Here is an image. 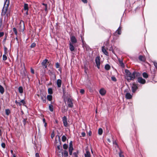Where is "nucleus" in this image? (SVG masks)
<instances>
[{
  "label": "nucleus",
  "instance_id": "1",
  "mask_svg": "<svg viewBox=\"0 0 157 157\" xmlns=\"http://www.w3.org/2000/svg\"><path fill=\"white\" fill-rule=\"evenodd\" d=\"M9 4L10 0H6L2 13V16L4 17V21H8L10 16V11L8 9Z\"/></svg>",
  "mask_w": 157,
  "mask_h": 157
},
{
  "label": "nucleus",
  "instance_id": "2",
  "mask_svg": "<svg viewBox=\"0 0 157 157\" xmlns=\"http://www.w3.org/2000/svg\"><path fill=\"white\" fill-rule=\"evenodd\" d=\"M126 73L125 78L127 81L132 80L134 79L136 76H137L139 73L134 71L132 73L130 72L129 70L126 69L125 71Z\"/></svg>",
  "mask_w": 157,
  "mask_h": 157
},
{
  "label": "nucleus",
  "instance_id": "3",
  "mask_svg": "<svg viewBox=\"0 0 157 157\" xmlns=\"http://www.w3.org/2000/svg\"><path fill=\"white\" fill-rule=\"evenodd\" d=\"M63 91L64 95V101L65 102H67L68 106L69 107L72 108L73 106V104L72 101V99L69 98L68 96H66L65 91L63 89Z\"/></svg>",
  "mask_w": 157,
  "mask_h": 157
},
{
  "label": "nucleus",
  "instance_id": "4",
  "mask_svg": "<svg viewBox=\"0 0 157 157\" xmlns=\"http://www.w3.org/2000/svg\"><path fill=\"white\" fill-rule=\"evenodd\" d=\"M25 29V25L24 22L23 21H21L19 24V31L20 32H23Z\"/></svg>",
  "mask_w": 157,
  "mask_h": 157
},
{
  "label": "nucleus",
  "instance_id": "5",
  "mask_svg": "<svg viewBox=\"0 0 157 157\" xmlns=\"http://www.w3.org/2000/svg\"><path fill=\"white\" fill-rule=\"evenodd\" d=\"M100 58L99 56L97 57L95 59V62L97 66L98 69L100 68Z\"/></svg>",
  "mask_w": 157,
  "mask_h": 157
},
{
  "label": "nucleus",
  "instance_id": "6",
  "mask_svg": "<svg viewBox=\"0 0 157 157\" xmlns=\"http://www.w3.org/2000/svg\"><path fill=\"white\" fill-rule=\"evenodd\" d=\"M48 59H45L42 62L41 64L42 65V66L44 68H47V65L48 63Z\"/></svg>",
  "mask_w": 157,
  "mask_h": 157
},
{
  "label": "nucleus",
  "instance_id": "7",
  "mask_svg": "<svg viewBox=\"0 0 157 157\" xmlns=\"http://www.w3.org/2000/svg\"><path fill=\"white\" fill-rule=\"evenodd\" d=\"M138 81L140 83L144 84L146 82V80L142 77H139L138 78Z\"/></svg>",
  "mask_w": 157,
  "mask_h": 157
},
{
  "label": "nucleus",
  "instance_id": "8",
  "mask_svg": "<svg viewBox=\"0 0 157 157\" xmlns=\"http://www.w3.org/2000/svg\"><path fill=\"white\" fill-rule=\"evenodd\" d=\"M71 40L72 44H75L77 42V40L75 36H74L71 37Z\"/></svg>",
  "mask_w": 157,
  "mask_h": 157
},
{
  "label": "nucleus",
  "instance_id": "9",
  "mask_svg": "<svg viewBox=\"0 0 157 157\" xmlns=\"http://www.w3.org/2000/svg\"><path fill=\"white\" fill-rule=\"evenodd\" d=\"M63 120L64 126L65 127H67V117L65 116L64 117H63Z\"/></svg>",
  "mask_w": 157,
  "mask_h": 157
},
{
  "label": "nucleus",
  "instance_id": "10",
  "mask_svg": "<svg viewBox=\"0 0 157 157\" xmlns=\"http://www.w3.org/2000/svg\"><path fill=\"white\" fill-rule=\"evenodd\" d=\"M100 94L101 95H104L106 93V90L103 88L99 90Z\"/></svg>",
  "mask_w": 157,
  "mask_h": 157
},
{
  "label": "nucleus",
  "instance_id": "11",
  "mask_svg": "<svg viewBox=\"0 0 157 157\" xmlns=\"http://www.w3.org/2000/svg\"><path fill=\"white\" fill-rule=\"evenodd\" d=\"M132 91L133 92H135L136 90L137 89V86L135 84V83H133L132 86Z\"/></svg>",
  "mask_w": 157,
  "mask_h": 157
},
{
  "label": "nucleus",
  "instance_id": "12",
  "mask_svg": "<svg viewBox=\"0 0 157 157\" xmlns=\"http://www.w3.org/2000/svg\"><path fill=\"white\" fill-rule=\"evenodd\" d=\"M62 149L61 150H58V155L59 157H63V152L62 151Z\"/></svg>",
  "mask_w": 157,
  "mask_h": 157
},
{
  "label": "nucleus",
  "instance_id": "13",
  "mask_svg": "<svg viewBox=\"0 0 157 157\" xmlns=\"http://www.w3.org/2000/svg\"><path fill=\"white\" fill-rule=\"evenodd\" d=\"M139 59L140 60L142 61L145 62L146 60V58L144 56H140L139 57Z\"/></svg>",
  "mask_w": 157,
  "mask_h": 157
},
{
  "label": "nucleus",
  "instance_id": "14",
  "mask_svg": "<svg viewBox=\"0 0 157 157\" xmlns=\"http://www.w3.org/2000/svg\"><path fill=\"white\" fill-rule=\"evenodd\" d=\"M102 51L104 53L106 56L108 55V53L106 50L105 49V47L103 46L102 48Z\"/></svg>",
  "mask_w": 157,
  "mask_h": 157
},
{
  "label": "nucleus",
  "instance_id": "15",
  "mask_svg": "<svg viewBox=\"0 0 157 157\" xmlns=\"http://www.w3.org/2000/svg\"><path fill=\"white\" fill-rule=\"evenodd\" d=\"M69 48L70 50L71 51H74L75 49V47L72 44L71 42H70L69 43Z\"/></svg>",
  "mask_w": 157,
  "mask_h": 157
},
{
  "label": "nucleus",
  "instance_id": "16",
  "mask_svg": "<svg viewBox=\"0 0 157 157\" xmlns=\"http://www.w3.org/2000/svg\"><path fill=\"white\" fill-rule=\"evenodd\" d=\"M125 97L127 99H130L132 98V96L130 93H128L126 94Z\"/></svg>",
  "mask_w": 157,
  "mask_h": 157
},
{
  "label": "nucleus",
  "instance_id": "17",
  "mask_svg": "<svg viewBox=\"0 0 157 157\" xmlns=\"http://www.w3.org/2000/svg\"><path fill=\"white\" fill-rule=\"evenodd\" d=\"M57 84L58 87H60L61 84V80L58 79L57 81Z\"/></svg>",
  "mask_w": 157,
  "mask_h": 157
},
{
  "label": "nucleus",
  "instance_id": "18",
  "mask_svg": "<svg viewBox=\"0 0 157 157\" xmlns=\"http://www.w3.org/2000/svg\"><path fill=\"white\" fill-rule=\"evenodd\" d=\"M85 157H90V152L87 151L85 154Z\"/></svg>",
  "mask_w": 157,
  "mask_h": 157
},
{
  "label": "nucleus",
  "instance_id": "19",
  "mask_svg": "<svg viewBox=\"0 0 157 157\" xmlns=\"http://www.w3.org/2000/svg\"><path fill=\"white\" fill-rule=\"evenodd\" d=\"M4 91V90L3 87L0 85V92L1 94H3Z\"/></svg>",
  "mask_w": 157,
  "mask_h": 157
},
{
  "label": "nucleus",
  "instance_id": "20",
  "mask_svg": "<svg viewBox=\"0 0 157 157\" xmlns=\"http://www.w3.org/2000/svg\"><path fill=\"white\" fill-rule=\"evenodd\" d=\"M119 62L120 64V65L122 67H124V64L122 62V61L120 59H119Z\"/></svg>",
  "mask_w": 157,
  "mask_h": 157
},
{
  "label": "nucleus",
  "instance_id": "21",
  "mask_svg": "<svg viewBox=\"0 0 157 157\" xmlns=\"http://www.w3.org/2000/svg\"><path fill=\"white\" fill-rule=\"evenodd\" d=\"M63 155L65 157H67L68 156V153L67 151L66 150H64L63 152Z\"/></svg>",
  "mask_w": 157,
  "mask_h": 157
},
{
  "label": "nucleus",
  "instance_id": "22",
  "mask_svg": "<svg viewBox=\"0 0 157 157\" xmlns=\"http://www.w3.org/2000/svg\"><path fill=\"white\" fill-rule=\"evenodd\" d=\"M41 99L43 100L44 102H45L46 101V98L45 96L43 95L41 96Z\"/></svg>",
  "mask_w": 157,
  "mask_h": 157
},
{
  "label": "nucleus",
  "instance_id": "23",
  "mask_svg": "<svg viewBox=\"0 0 157 157\" xmlns=\"http://www.w3.org/2000/svg\"><path fill=\"white\" fill-rule=\"evenodd\" d=\"M24 9L25 10H28V5L27 4L25 3L24 5Z\"/></svg>",
  "mask_w": 157,
  "mask_h": 157
},
{
  "label": "nucleus",
  "instance_id": "24",
  "mask_svg": "<svg viewBox=\"0 0 157 157\" xmlns=\"http://www.w3.org/2000/svg\"><path fill=\"white\" fill-rule=\"evenodd\" d=\"M69 149H73L72 145V141H71L69 144Z\"/></svg>",
  "mask_w": 157,
  "mask_h": 157
},
{
  "label": "nucleus",
  "instance_id": "25",
  "mask_svg": "<svg viewBox=\"0 0 157 157\" xmlns=\"http://www.w3.org/2000/svg\"><path fill=\"white\" fill-rule=\"evenodd\" d=\"M105 69L107 70H108L110 68V66L109 64H106L105 67Z\"/></svg>",
  "mask_w": 157,
  "mask_h": 157
},
{
  "label": "nucleus",
  "instance_id": "26",
  "mask_svg": "<svg viewBox=\"0 0 157 157\" xmlns=\"http://www.w3.org/2000/svg\"><path fill=\"white\" fill-rule=\"evenodd\" d=\"M103 132V130L101 128H99L98 131V133L99 135H101Z\"/></svg>",
  "mask_w": 157,
  "mask_h": 157
},
{
  "label": "nucleus",
  "instance_id": "27",
  "mask_svg": "<svg viewBox=\"0 0 157 157\" xmlns=\"http://www.w3.org/2000/svg\"><path fill=\"white\" fill-rule=\"evenodd\" d=\"M19 91L20 93H22L23 92V88L21 86H20L18 88Z\"/></svg>",
  "mask_w": 157,
  "mask_h": 157
},
{
  "label": "nucleus",
  "instance_id": "28",
  "mask_svg": "<svg viewBox=\"0 0 157 157\" xmlns=\"http://www.w3.org/2000/svg\"><path fill=\"white\" fill-rule=\"evenodd\" d=\"M47 98L49 101L52 100V96L51 95H48L47 96Z\"/></svg>",
  "mask_w": 157,
  "mask_h": 157
},
{
  "label": "nucleus",
  "instance_id": "29",
  "mask_svg": "<svg viewBox=\"0 0 157 157\" xmlns=\"http://www.w3.org/2000/svg\"><path fill=\"white\" fill-rule=\"evenodd\" d=\"M143 76L144 78H147L148 77L147 74L145 72H144L143 74Z\"/></svg>",
  "mask_w": 157,
  "mask_h": 157
},
{
  "label": "nucleus",
  "instance_id": "30",
  "mask_svg": "<svg viewBox=\"0 0 157 157\" xmlns=\"http://www.w3.org/2000/svg\"><path fill=\"white\" fill-rule=\"evenodd\" d=\"M49 109L52 112L53 110V106L52 105H50L49 106Z\"/></svg>",
  "mask_w": 157,
  "mask_h": 157
},
{
  "label": "nucleus",
  "instance_id": "31",
  "mask_svg": "<svg viewBox=\"0 0 157 157\" xmlns=\"http://www.w3.org/2000/svg\"><path fill=\"white\" fill-rule=\"evenodd\" d=\"M66 139H67L66 137L65 136H63L62 137V140L63 142L65 141L66 140Z\"/></svg>",
  "mask_w": 157,
  "mask_h": 157
},
{
  "label": "nucleus",
  "instance_id": "32",
  "mask_svg": "<svg viewBox=\"0 0 157 157\" xmlns=\"http://www.w3.org/2000/svg\"><path fill=\"white\" fill-rule=\"evenodd\" d=\"M48 93L49 94H51L52 93V89L51 88H49L48 89Z\"/></svg>",
  "mask_w": 157,
  "mask_h": 157
},
{
  "label": "nucleus",
  "instance_id": "33",
  "mask_svg": "<svg viewBox=\"0 0 157 157\" xmlns=\"http://www.w3.org/2000/svg\"><path fill=\"white\" fill-rule=\"evenodd\" d=\"M6 114L8 115L10 113V111L9 109H6L5 111Z\"/></svg>",
  "mask_w": 157,
  "mask_h": 157
},
{
  "label": "nucleus",
  "instance_id": "34",
  "mask_svg": "<svg viewBox=\"0 0 157 157\" xmlns=\"http://www.w3.org/2000/svg\"><path fill=\"white\" fill-rule=\"evenodd\" d=\"M63 149L66 150V149H67V148L68 147V146L67 144H63Z\"/></svg>",
  "mask_w": 157,
  "mask_h": 157
},
{
  "label": "nucleus",
  "instance_id": "35",
  "mask_svg": "<svg viewBox=\"0 0 157 157\" xmlns=\"http://www.w3.org/2000/svg\"><path fill=\"white\" fill-rule=\"evenodd\" d=\"M121 28L120 27L118 29V30H117V32L118 34L119 35L121 34Z\"/></svg>",
  "mask_w": 157,
  "mask_h": 157
},
{
  "label": "nucleus",
  "instance_id": "36",
  "mask_svg": "<svg viewBox=\"0 0 157 157\" xmlns=\"http://www.w3.org/2000/svg\"><path fill=\"white\" fill-rule=\"evenodd\" d=\"M13 31L14 32V33L15 35H17V31L16 29L15 28H13Z\"/></svg>",
  "mask_w": 157,
  "mask_h": 157
},
{
  "label": "nucleus",
  "instance_id": "37",
  "mask_svg": "<svg viewBox=\"0 0 157 157\" xmlns=\"http://www.w3.org/2000/svg\"><path fill=\"white\" fill-rule=\"evenodd\" d=\"M122 152L120 150V152L119 153V155L120 157H124L123 155H122Z\"/></svg>",
  "mask_w": 157,
  "mask_h": 157
},
{
  "label": "nucleus",
  "instance_id": "38",
  "mask_svg": "<svg viewBox=\"0 0 157 157\" xmlns=\"http://www.w3.org/2000/svg\"><path fill=\"white\" fill-rule=\"evenodd\" d=\"M7 57L4 54L3 56V60H6L7 59Z\"/></svg>",
  "mask_w": 157,
  "mask_h": 157
},
{
  "label": "nucleus",
  "instance_id": "39",
  "mask_svg": "<svg viewBox=\"0 0 157 157\" xmlns=\"http://www.w3.org/2000/svg\"><path fill=\"white\" fill-rule=\"evenodd\" d=\"M36 45V44L35 43H33L31 45V46H30V47L31 48H34L35 47Z\"/></svg>",
  "mask_w": 157,
  "mask_h": 157
},
{
  "label": "nucleus",
  "instance_id": "40",
  "mask_svg": "<svg viewBox=\"0 0 157 157\" xmlns=\"http://www.w3.org/2000/svg\"><path fill=\"white\" fill-rule=\"evenodd\" d=\"M111 79H112V80L113 81H116L117 80H116V78H115V77H114V76H112V77H111Z\"/></svg>",
  "mask_w": 157,
  "mask_h": 157
},
{
  "label": "nucleus",
  "instance_id": "41",
  "mask_svg": "<svg viewBox=\"0 0 157 157\" xmlns=\"http://www.w3.org/2000/svg\"><path fill=\"white\" fill-rule=\"evenodd\" d=\"M70 155H71L72 154V151L73 149H69Z\"/></svg>",
  "mask_w": 157,
  "mask_h": 157
},
{
  "label": "nucleus",
  "instance_id": "42",
  "mask_svg": "<svg viewBox=\"0 0 157 157\" xmlns=\"http://www.w3.org/2000/svg\"><path fill=\"white\" fill-rule=\"evenodd\" d=\"M7 48L6 47H5L4 48V52H5V54H7Z\"/></svg>",
  "mask_w": 157,
  "mask_h": 157
},
{
  "label": "nucleus",
  "instance_id": "43",
  "mask_svg": "<svg viewBox=\"0 0 157 157\" xmlns=\"http://www.w3.org/2000/svg\"><path fill=\"white\" fill-rule=\"evenodd\" d=\"M1 145L3 148H5V147L6 145L4 143H2V144Z\"/></svg>",
  "mask_w": 157,
  "mask_h": 157
},
{
  "label": "nucleus",
  "instance_id": "44",
  "mask_svg": "<svg viewBox=\"0 0 157 157\" xmlns=\"http://www.w3.org/2000/svg\"><path fill=\"white\" fill-rule=\"evenodd\" d=\"M153 63H154V65L155 66V67L157 68V63L155 62H153Z\"/></svg>",
  "mask_w": 157,
  "mask_h": 157
},
{
  "label": "nucleus",
  "instance_id": "45",
  "mask_svg": "<svg viewBox=\"0 0 157 157\" xmlns=\"http://www.w3.org/2000/svg\"><path fill=\"white\" fill-rule=\"evenodd\" d=\"M31 72L33 74H34V70L32 68H31Z\"/></svg>",
  "mask_w": 157,
  "mask_h": 157
},
{
  "label": "nucleus",
  "instance_id": "46",
  "mask_svg": "<svg viewBox=\"0 0 157 157\" xmlns=\"http://www.w3.org/2000/svg\"><path fill=\"white\" fill-rule=\"evenodd\" d=\"M2 19L0 18V28L1 27V26L2 25Z\"/></svg>",
  "mask_w": 157,
  "mask_h": 157
},
{
  "label": "nucleus",
  "instance_id": "47",
  "mask_svg": "<svg viewBox=\"0 0 157 157\" xmlns=\"http://www.w3.org/2000/svg\"><path fill=\"white\" fill-rule=\"evenodd\" d=\"M4 33L3 32H0V37L3 36L4 35Z\"/></svg>",
  "mask_w": 157,
  "mask_h": 157
},
{
  "label": "nucleus",
  "instance_id": "48",
  "mask_svg": "<svg viewBox=\"0 0 157 157\" xmlns=\"http://www.w3.org/2000/svg\"><path fill=\"white\" fill-rule=\"evenodd\" d=\"M80 93L82 94H83L84 92V90L83 89H81L80 91Z\"/></svg>",
  "mask_w": 157,
  "mask_h": 157
},
{
  "label": "nucleus",
  "instance_id": "49",
  "mask_svg": "<svg viewBox=\"0 0 157 157\" xmlns=\"http://www.w3.org/2000/svg\"><path fill=\"white\" fill-rule=\"evenodd\" d=\"M20 102L21 103H22L23 104V105H24V104H25V102L24 101V100H21Z\"/></svg>",
  "mask_w": 157,
  "mask_h": 157
},
{
  "label": "nucleus",
  "instance_id": "50",
  "mask_svg": "<svg viewBox=\"0 0 157 157\" xmlns=\"http://www.w3.org/2000/svg\"><path fill=\"white\" fill-rule=\"evenodd\" d=\"M81 134H82V136L83 137H84L86 135V134H85V132H82L81 133Z\"/></svg>",
  "mask_w": 157,
  "mask_h": 157
},
{
  "label": "nucleus",
  "instance_id": "51",
  "mask_svg": "<svg viewBox=\"0 0 157 157\" xmlns=\"http://www.w3.org/2000/svg\"><path fill=\"white\" fill-rule=\"evenodd\" d=\"M73 155H74L75 157H77V154L76 152H74L73 153Z\"/></svg>",
  "mask_w": 157,
  "mask_h": 157
},
{
  "label": "nucleus",
  "instance_id": "52",
  "mask_svg": "<svg viewBox=\"0 0 157 157\" xmlns=\"http://www.w3.org/2000/svg\"><path fill=\"white\" fill-rule=\"evenodd\" d=\"M113 144H115L116 145H117V147H118V148L119 147V146H118V145H117V143L116 142V141H113Z\"/></svg>",
  "mask_w": 157,
  "mask_h": 157
},
{
  "label": "nucleus",
  "instance_id": "53",
  "mask_svg": "<svg viewBox=\"0 0 157 157\" xmlns=\"http://www.w3.org/2000/svg\"><path fill=\"white\" fill-rule=\"evenodd\" d=\"M59 63H56V67L57 68H59Z\"/></svg>",
  "mask_w": 157,
  "mask_h": 157
},
{
  "label": "nucleus",
  "instance_id": "54",
  "mask_svg": "<svg viewBox=\"0 0 157 157\" xmlns=\"http://www.w3.org/2000/svg\"><path fill=\"white\" fill-rule=\"evenodd\" d=\"M26 122V120L25 119H24V120L23 121V124L24 125H25Z\"/></svg>",
  "mask_w": 157,
  "mask_h": 157
},
{
  "label": "nucleus",
  "instance_id": "55",
  "mask_svg": "<svg viewBox=\"0 0 157 157\" xmlns=\"http://www.w3.org/2000/svg\"><path fill=\"white\" fill-rule=\"evenodd\" d=\"M57 148L58 150H61V149H62L61 147H60V146L59 145L57 146Z\"/></svg>",
  "mask_w": 157,
  "mask_h": 157
},
{
  "label": "nucleus",
  "instance_id": "56",
  "mask_svg": "<svg viewBox=\"0 0 157 157\" xmlns=\"http://www.w3.org/2000/svg\"><path fill=\"white\" fill-rule=\"evenodd\" d=\"M36 157H40L38 153H36Z\"/></svg>",
  "mask_w": 157,
  "mask_h": 157
},
{
  "label": "nucleus",
  "instance_id": "57",
  "mask_svg": "<svg viewBox=\"0 0 157 157\" xmlns=\"http://www.w3.org/2000/svg\"><path fill=\"white\" fill-rule=\"evenodd\" d=\"M54 136V134L53 133L51 135V137L52 138H53Z\"/></svg>",
  "mask_w": 157,
  "mask_h": 157
},
{
  "label": "nucleus",
  "instance_id": "58",
  "mask_svg": "<svg viewBox=\"0 0 157 157\" xmlns=\"http://www.w3.org/2000/svg\"><path fill=\"white\" fill-rule=\"evenodd\" d=\"M82 1L84 3H86L87 2V0H82Z\"/></svg>",
  "mask_w": 157,
  "mask_h": 157
},
{
  "label": "nucleus",
  "instance_id": "59",
  "mask_svg": "<svg viewBox=\"0 0 157 157\" xmlns=\"http://www.w3.org/2000/svg\"><path fill=\"white\" fill-rule=\"evenodd\" d=\"M91 131H90L89 133H88V134L89 135V136H91Z\"/></svg>",
  "mask_w": 157,
  "mask_h": 157
},
{
  "label": "nucleus",
  "instance_id": "60",
  "mask_svg": "<svg viewBox=\"0 0 157 157\" xmlns=\"http://www.w3.org/2000/svg\"><path fill=\"white\" fill-rule=\"evenodd\" d=\"M18 104L20 106H21V105L22 103L20 102H18Z\"/></svg>",
  "mask_w": 157,
  "mask_h": 157
},
{
  "label": "nucleus",
  "instance_id": "61",
  "mask_svg": "<svg viewBox=\"0 0 157 157\" xmlns=\"http://www.w3.org/2000/svg\"><path fill=\"white\" fill-rule=\"evenodd\" d=\"M107 140H108V142L109 143H110L111 142V141H110V140L109 139H108Z\"/></svg>",
  "mask_w": 157,
  "mask_h": 157
},
{
  "label": "nucleus",
  "instance_id": "62",
  "mask_svg": "<svg viewBox=\"0 0 157 157\" xmlns=\"http://www.w3.org/2000/svg\"><path fill=\"white\" fill-rule=\"evenodd\" d=\"M43 121L44 123L45 122V120L44 118L43 120Z\"/></svg>",
  "mask_w": 157,
  "mask_h": 157
},
{
  "label": "nucleus",
  "instance_id": "63",
  "mask_svg": "<svg viewBox=\"0 0 157 157\" xmlns=\"http://www.w3.org/2000/svg\"><path fill=\"white\" fill-rule=\"evenodd\" d=\"M45 11H47V6H45Z\"/></svg>",
  "mask_w": 157,
  "mask_h": 157
},
{
  "label": "nucleus",
  "instance_id": "64",
  "mask_svg": "<svg viewBox=\"0 0 157 157\" xmlns=\"http://www.w3.org/2000/svg\"><path fill=\"white\" fill-rule=\"evenodd\" d=\"M44 123V126L45 127H46V126L47 124V123L46 122Z\"/></svg>",
  "mask_w": 157,
  "mask_h": 157
}]
</instances>
